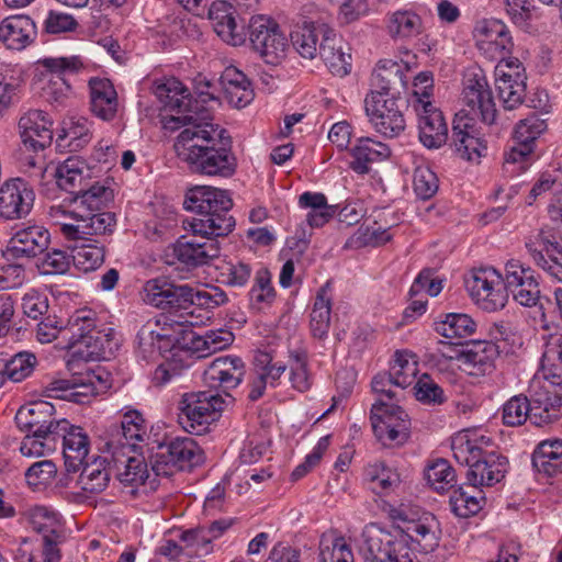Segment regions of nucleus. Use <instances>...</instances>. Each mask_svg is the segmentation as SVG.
<instances>
[{"instance_id":"35","label":"nucleus","mask_w":562,"mask_h":562,"mask_svg":"<svg viewBox=\"0 0 562 562\" xmlns=\"http://www.w3.org/2000/svg\"><path fill=\"white\" fill-rule=\"evenodd\" d=\"M532 465L538 473L549 477L562 473V439L538 443L532 453Z\"/></svg>"},{"instance_id":"50","label":"nucleus","mask_w":562,"mask_h":562,"mask_svg":"<svg viewBox=\"0 0 562 562\" xmlns=\"http://www.w3.org/2000/svg\"><path fill=\"white\" fill-rule=\"evenodd\" d=\"M330 296L327 289L322 288L315 299L311 312V330L314 337L323 339L330 326Z\"/></svg>"},{"instance_id":"19","label":"nucleus","mask_w":562,"mask_h":562,"mask_svg":"<svg viewBox=\"0 0 562 562\" xmlns=\"http://www.w3.org/2000/svg\"><path fill=\"white\" fill-rule=\"evenodd\" d=\"M90 322L82 323L83 327L79 333L80 337L74 339V346L70 348L76 349V353L85 357L88 360H99L106 358L108 353L116 344L114 342V331L112 328L97 329L95 328V313L90 310Z\"/></svg>"},{"instance_id":"17","label":"nucleus","mask_w":562,"mask_h":562,"mask_svg":"<svg viewBox=\"0 0 562 562\" xmlns=\"http://www.w3.org/2000/svg\"><path fill=\"white\" fill-rule=\"evenodd\" d=\"M145 436L146 426L142 414L137 411H128L123 415L120 426L111 427L105 447L117 461L119 454L134 452L137 443L143 441Z\"/></svg>"},{"instance_id":"39","label":"nucleus","mask_w":562,"mask_h":562,"mask_svg":"<svg viewBox=\"0 0 562 562\" xmlns=\"http://www.w3.org/2000/svg\"><path fill=\"white\" fill-rule=\"evenodd\" d=\"M364 481L378 495H386L398 486L401 480L397 471L382 461H375L364 468Z\"/></svg>"},{"instance_id":"8","label":"nucleus","mask_w":562,"mask_h":562,"mask_svg":"<svg viewBox=\"0 0 562 562\" xmlns=\"http://www.w3.org/2000/svg\"><path fill=\"white\" fill-rule=\"evenodd\" d=\"M520 305L536 306L540 300L539 283L530 269L519 261L508 260L504 272L494 269V310L504 308L509 294Z\"/></svg>"},{"instance_id":"41","label":"nucleus","mask_w":562,"mask_h":562,"mask_svg":"<svg viewBox=\"0 0 562 562\" xmlns=\"http://www.w3.org/2000/svg\"><path fill=\"white\" fill-rule=\"evenodd\" d=\"M464 284L473 303L482 310L490 311L492 307L490 269L483 267L472 269L465 277Z\"/></svg>"},{"instance_id":"22","label":"nucleus","mask_w":562,"mask_h":562,"mask_svg":"<svg viewBox=\"0 0 562 562\" xmlns=\"http://www.w3.org/2000/svg\"><path fill=\"white\" fill-rule=\"evenodd\" d=\"M90 310H78L76 311L65 323L63 319L55 315H48L43 318L36 327V339L41 344H49L58 337H61L67 342V347L74 346V339L80 337V330L83 327L80 322H90L89 317Z\"/></svg>"},{"instance_id":"55","label":"nucleus","mask_w":562,"mask_h":562,"mask_svg":"<svg viewBox=\"0 0 562 562\" xmlns=\"http://www.w3.org/2000/svg\"><path fill=\"white\" fill-rule=\"evenodd\" d=\"M426 477L434 490L445 492L456 481V473L447 460L438 459L427 468Z\"/></svg>"},{"instance_id":"59","label":"nucleus","mask_w":562,"mask_h":562,"mask_svg":"<svg viewBox=\"0 0 562 562\" xmlns=\"http://www.w3.org/2000/svg\"><path fill=\"white\" fill-rule=\"evenodd\" d=\"M36 357L30 352H19L4 364V374L13 382L27 378L34 370Z\"/></svg>"},{"instance_id":"44","label":"nucleus","mask_w":562,"mask_h":562,"mask_svg":"<svg viewBox=\"0 0 562 562\" xmlns=\"http://www.w3.org/2000/svg\"><path fill=\"white\" fill-rule=\"evenodd\" d=\"M471 491L463 486L454 488L450 495L449 504L454 515L467 518L477 514L485 502L483 491L470 486Z\"/></svg>"},{"instance_id":"48","label":"nucleus","mask_w":562,"mask_h":562,"mask_svg":"<svg viewBox=\"0 0 562 562\" xmlns=\"http://www.w3.org/2000/svg\"><path fill=\"white\" fill-rule=\"evenodd\" d=\"M236 10L225 0H216L207 10V19L216 35H234L236 29Z\"/></svg>"},{"instance_id":"46","label":"nucleus","mask_w":562,"mask_h":562,"mask_svg":"<svg viewBox=\"0 0 562 562\" xmlns=\"http://www.w3.org/2000/svg\"><path fill=\"white\" fill-rule=\"evenodd\" d=\"M475 322L467 314L450 313L445 319L435 323V330L445 338L459 339L475 331Z\"/></svg>"},{"instance_id":"25","label":"nucleus","mask_w":562,"mask_h":562,"mask_svg":"<svg viewBox=\"0 0 562 562\" xmlns=\"http://www.w3.org/2000/svg\"><path fill=\"white\" fill-rule=\"evenodd\" d=\"M50 243L49 232L41 225L18 229L9 240L8 250L15 258H33L43 254Z\"/></svg>"},{"instance_id":"52","label":"nucleus","mask_w":562,"mask_h":562,"mask_svg":"<svg viewBox=\"0 0 562 562\" xmlns=\"http://www.w3.org/2000/svg\"><path fill=\"white\" fill-rule=\"evenodd\" d=\"M321 562H353V553L345 538L325 535L319 542Z\"/></svg>"},{"instance_id":"47","label":"nucleus","mask_w":562,"mask_h":562,"mask_svg":"<svg viewBox=\"0 0 562 562\" xmlns=\"http://www.w3.org/2000/svg\"><path fill=\"white\" fill-rule=\"evenodd\" d=\"M395 380V386L405 389L416 379L418 373L417 357L407 351H396L389 371Z\"/></svg>"},{"instance_id":"9","label":"nucleus","mask_w":562,"mask_h":562,"mask_svg":"<svg viewBox=\"0 0 562 562\" xmlns=\"http://www.w3.org/2000/svg\"><path fill=\"white\" fill-rule=\"evenodd\" d=\"M114 199V191L104 182L91 181L82 190H79L72 198L74 211L72 214L82 218L87 224L95 222H110L104 228L91 231L93 235L111 234L115 227V215L111 212L102 211Z\"/></svg>"},{"instance_id":"37","label":"nucleus","mask_w":562,"mask_h":562,"mask_svg":"<svg viewBox=\"0 0 562 562\" xmlns=\"http://www.w3.org/2000/svg\"><path fill=\"white\" fill-rule=\"evenodd\" d=\"M223 91L228 103L244 108L254 98V91L247 77L236 67H227L221 77Z\"/></svg>"},{"instance_id":"14","label":"nucleus","mask_w":562,"mask_h":562,"mask_svg":"<svg viewBox=\"0 0 562 562\" xmlns=\"http://www.w3.org/2000/svg\"><path fill=\"white\" fill-rule=\"evenodd\" d=\"M143 301L157 308L168 310L179 318L177 312L186 313L192 307L193 288L188 284H175L167 279L148 280L143 288Z\"/></svg>"},{"instance_id":"24","label":"nucleus","mask_w":562,"mask_h":562,"mask_svg":"<svg viewBox=\"0 0 562 562\" xmlns=\"http://www.w3.org/2000/svg\"><path fill=\"white\" fill-rule=\"evenodd\" d=\"M74 211V201L70 200L68 205L59 204L52 205L48 210V216L52 223L59 227V232L61 235L68 240L83 239L85 236H93L91 231L104 228L106 224L110 222H95V226L93 224H87L82 222V218L75 216L72 214Z\"/></svg>"},{"instance_id":"64","label":"nucleus","mask_w":562,"mask_h":562,"mask_svg":"<svg viewBox=\"0 0 562 562\" xmlns=\"http://www.w3.org/2000/svg\"><path fill=\"white\" fill-rule=\"evenodd\" d=\"M490 452H484L482 458L475 459L469 465L467 480L472 487H490L492 485V465L488 464Z\"/></svg>"},{"instance_id":"42","label":"nucleus","mask_w":562,"mask_h":562,"mask_svg":"<svg viewBox=\"0 0 562 562\" xmlns=\"http://www.w3.org/2000/svg\"><path fill=\"white\" fill-rule=\"evenodd\" d=\"M79 476V484L83 492L99 494L110 482L111 471L105 459H94L91 463H83Z\"/></svg>"},{"instance_id":"53","label":"nucleus","mask_w":562,"mask_h":562,"mask_svg":"<svg viewBox=\"0 0 562 562\" xmlns=\"http://www.w3.org/2000/svg\"><path fill=\"white\" fill-rule=\"evenodd\" d=\"M250 305L261 311L272 304L276 291L271 284V276L267 269H260L255 274V283L249 292Z\"/></svg>"},{"instance_id":"58","label":"nucleus","mask_w":562,"mask_h":562,"mask_svg":"<svg viewBox=\"0 0 562 562\" xmlns=\"http://www.w3.org/2000/svg\"><path fill=\"white\" fill-rule=\"evenodd\" d=\"M451 449L454 460L462 465H470L477 458H482V446L472 442L468 434H458L452 437Z\"/></svg>"},{"instance_id":"23","label":"nucleus","mask_w":562,"mask_h":562,"mask_svg":"<svg viewBox=\"0 0 562 562\" xmlns=\"http://www.w3.org/2000/svg\"><path fill=\"white\" fill-rule=\"evenodd\" d=\"M418 138L429 148H440L448 139V125L439 108L435 104H417L416 111Z\"/></svg>"},{"instance_id":"51","label":"nucleus","mask_w":562,"mask_h":562,"mask_svg":"<svg viewBox=\"0 0 562 562\" xmlns=\"http://www.w3.org/2000/svg\"><path fill=\"white\" fill-rule=\"evenodd\" d=\"M319 55L334 75L344 77L350 72L351 55L342 52L341 47H336L335 37H323Z\"/></svg>"},{"instance_id":"20","label":"nucleus","mask_w":562,"mask_h":562,"mask_svg":"<svg viewBox=\"0 0 562 562\" xmlns=\"http://www.w3.org/2000/svg\"><path fill=\"white\" fill-rule=\"evenodd\" d=\"M547 127V121L537 114L520 120L514 131L516 145L505 154V166L527 162L533 153L535 142Z\"/></svg>"},{"instance_id":"10","label":"nucleus","mask_w":562,"mask_h":562,"mask_svg":"<svg viewBox=\"0 0 562 562\" xmlns=\"http://www.w3.org/2000/svg\"><path fill=\"white\" fill-rule=\"evenodd\" d=\"M151 462L156 476H170L176 471L190 470L204 460L203 450L191 437H177L164 446Z\"/></svg>"},{"instance_id":"54","label":"nucleus","mask_w":562,"mask_h":562,"mask_svg":"<svg viewBox=\"0 0 562 562\" xmlns=\"http://www.w3.org/2000/svg\"><path fill=\"white\" fill-rule=\"evenodd\" d=\"M386 27L392 35H417L424 31L420 16L408 10L392 13Z\"/></svg>"},{"instance_id":"45","label":"nucleus","mask_w":562,"mask_h":562,"mask_svg":"<svg viewBox=\"0 0 562 562\" xmlns=\"http://www.w3.org/2000/svg\"><path fill=\"white\" fill-rule=\"evenodd\" d=\"M459 360L464 367L463 370L470 375L484 374L492 368L488 344L485 341H473L462 350Z\"/></svg>"},{"instance_id":"56","label":"nucleus","mask_w":562,"mask_h":562,"mask_svg":"<svg viewBox=\"0 0 562 562\" xmlns=\"http://www.w3.org/2000/svg\"><path fill=\"white\" fill-rule=\"evenodd\" d=\"M180 539L184 543L186 557L191 554L202 557L212 551V537H210L209 530L204 526L183 531Z\"/></svg>"},{"instance_id":"34","label":"nucleus","mask_w":562,"mask_h":562,"mask_svg":"<svg viewBox=\"0 0 562 562\" xmlns=\"http://www.w3.org/2000/svg\"><path fill=\"white\" fill-rule=\"evenodd\" d=\"M330 31L328 13L314 5H306L292 20L289 35H327Z\"/></svg>"},{"instance_id":"40","label":"nucleus","mask_w":562,"mask_h":562,"mask_svg":"<svg viewBox=\"0 0 562 562\" xmlns=\"http://www.w3.org/2000/svg\"><path fill=\"white\" fill-rule=\"evenodd\" d=\"M81 244L72 247V263L83 272L98 269L104 261L105 249L99 240H91L88 236L80 239Z\"/></svg>"},{"instance_id":"63","label":"nucleus","mask_w":562,"mask_h":562,"mask_svg":"<svg viewBox=\"0 0 562 562\" xmlns=\"http://www.w3.org/2000/svg\"><path fill=\"white\" fill-rule=\"evenodd\" d=\"M413 188L417 196L428 200L438 190L437 176L429 167L418 166L413 175Z\"/></svg>"},{"instance_id":"61","label":"nucleus","mask_w":562,"mask_h":562,"mask_svg":"<svg viewBox=\"0 0 562 562\" xmlns=\"http://www.w3.org/2000/svg\"><path fill=\"white\" fill-rule=\"evenodd\" d=\"M434 95V77L429 71L419 72L413 82L412 94L408 103L416 111L417 104H435L432 102Z\"/></svg>"},{"instance_id":"5","label":"nucleus","mask_w":562,"mask_h":562,"mask_svg":"<svg viewBox=\"0 0 562 562\" xmlns=\"http://www.w3.org/2000/svg\"><path fill=\"white\" fill-rule=\"evenodd\" d=\"M192 318V311L180 313L178 319L172 314L165 315L156 322L157 329L139 333V345H149L153 348L150 353L155 350L162 353L169 349L172 357L180 356L181 352L195 358L207 357L212 352L209 350L206 337L191 328L194 324Z\"/></svg>"},{"instance_id":"31","label":"nucleus","mask_w":562,"mask_h":562,"mask_svg":"<svg viewBox=\"0 0 562 562\" xmlns=\"http://www.w3.org/2000/svg\"><path fill=\"white\" fill-rule=\"evenodd\" d=\"M116 463L121 462L123 467L117 465V480L126 487H131V493L134 494L139 486L149 485V488L155 487V480H149V472L145 460L142 457H134L128 454H119Z\"/></svg>"},{"instance_id":"4","label":"nucleus","mask_w":562,"mask_h":562,"mask_svg":"<svg viewBox=\"0 0 562 562\" xmlns=\"http://www.w3.org/2000/svg\"><path fill=\"white\" fill-rule=\"evenodd\" d=\"M529 397L514 396L502 411L503 423L519 426L527 418L536 426L549 425L560 417L562 406V375L537 374L530 382Z\"/></svg>"},{"instance_id":"60","label":"nucleus","mask_w":562,"mask_h":562,"mask_svg":"<svg viewBox=\"0 0 562 562\" xmlns=\"http://www.w3.org/2000/svg\"><path fill=\"white\" fill-rule=\"evenodd\" d=\"M26 517L33 530L40 533L59 532L57 514L44 506H34L26 512Z\"/></svg>"},{"instance_id":"7","label":"nucleus","mask_w":562,"mask_h":562,"mask_svg":"<svg viewBox=\"0 0 562 562\" xmlns=\"http://www.w3.org/2000/svg\"><path fill=\"white\" fill-rule=\"evenodd\" d=\"M391 518L395 526L384 529V532L394 537V542H403L423 553L432 552L440 540V528L436 517L417 506L401 505L391 509Z\"/></svg>"},{"instance_id":"15","label":"nucleus","mask_w":562,"mask_h":562,"mask_svg":"<svg viewBox=\"0 0 562 562\" xmlns=\"http://www.w3.org/2000/svg\"><path fill=\"white\" fill-rule=\"evenodd\" d=\"M43 68L42 76L47 79L43 88L46 99L49 102L63 104L72 94L71 86L66 81V74H76L83 68L79 56L48 57L37 61Z\"/></svg>"},{"instance_id":"30","label":"nucleus","mask_w":562,"mask_h":562,"mask_svg":"<svg viewBox=\"0 0 562 562\" xmlns=\"http://www.w3.org/2000/svg\"><path fill=\"white\" fill-rule=\"evenodd\" d=\"M90 108L98 117L112 120L119 106L117 93L112 82L106 78H91L89 80Z\"/></svg>"},{"instance_id":"28","label":"nucleus","mask_w":562,"mask_h":562,"mask_svg":"<svg viewBox=\"0 0 562 562\" xmlns=\"http://www.w3.org/2000/svg\"><path fill=\"white\" fill-rule=\"evenodd\" d=\"M54 178L58 188L75 195L92 180V171L86 160L72 156L55 167Z\"/></svg>"},{"instance_id":"38","label":"nucleus","mask_w":562,"mask_h":562,"mask_svg":"<svg viewBox=\"0 0 562 562\" xmlns=\"http://www.w3.org/2000/svg\"><path fill=\"white\" fill-rule=\"evenodd\" d=\"M90 140L91 133L88 120L70 117L63 122L56 143L58 147L76 151L85 147Z\"/></svg>"},{"instance_id":"36","label":"nucleus","mask_w":562,"mask_h":562,"mask_svg":"<svg viewBox=\"0 0 562 562\" xmlns=\"http://www.w3.org/2000/svg\"><path fill=\"white\" fill-rule=\"evenodd\" d=\"M54 406L45 401L22 406L15 415V423L21 430L55 428L58 419H50Z\"/></svg>"},{"instance_id":"13","label":"nucleus","mask_w":562,"mask_h":562,"mask_svg":"<svg viewBox=\"0 0 562 562\" xmlns=\"http://www.w3.org/2000/svg\"><path fill=\"white\" fill-rule=\"evenodd\" d=\"M190 236H181L173 245L175 257L189 268H198L209 265L220 257L221 244L218 238L225 235L209 234L211 229L205 228L204 233H198L194 227H189Z\"/></svg>"},{"instance_id":"18","label":"nucleus","mask_w":562,"mask_h":562,"mask_svg":"<svg viewBox=\"0 0 562 562\" xmlns=\"http://www.w3.org/2000/svg\"><path fill=\"white\" fill-rule=\"evenodd\" d=\"M56 443L63 442L65 465L70 472L81 469L90 451V439L87 432L79 426L71 425L67 419H58L55 425Z\"/></svg>"},{"instance_id":"1","label":"nucleus","mask_w":562,"mask_h":562,"mask_svg":"<svg viewBox=\"0 0 562 562\" xmlns=\"http://www.w3.org/2000/svg\"><path fill=\"white\" fill-rule=\"evenodd\" d=\"M159 98L166 105L177 110V116L167 121L169 128L183 127L176 137L173 148L178 158L188 168L202 176L229 177L236 170V158L231 149V137L226 130L213 122L211 112L192 101L188 89L169 79L157 87Z\"/></svg>"},{"instance_id":"62","label":"nucleus","mask_w":562,"mask_h":562,"mask_svg":"<svg viewBox=\"0 0 562 562\" xmlns=\"http://www.w3.org/2000/svg\"><path fill=\"white\" fill-rule=\"evenodd\" d=\"M414 394L418 402L426 405H439L445 402L442 389L427 374L417 380Z\"/></svg>"},{"instance_id":"49","label":"nucleus","mask_w":562,"mask_h":562,"mask_svg":"<svg viewBox=\"0 0 562 562\" xmlns=\"http://www.w3.org/2000/svg\"><path fill=\"white\" fill-rule=\"evenodd\" d=\"M288 46V37H249V47L269 65H278Z\"/></svg>"},{"instance_id":"27","label":"nucleus","mask_w":562,"mask_h":562,"mask_svg":"<svg viewBox=\"0 0 562 562\" xmlns=\"http://www.w3.org/2000/svg\"><path fill=\"white\" fill-rule=\"evenodd\" d=\"M526 247L537 266L562 282V248L558 241L541 232Z\"/></svg>"},{"instance_id":"21","label":"nucleus","mask_w":562,"mask_h":562,"mask_svg":"<svg viewBox=\"0 0 562 562\" xmlns=\"http://www.w3.org/2000/svg\"><path fill=\"white\" fill-rule=\"evenodd\" d=\"M32 187L23 179L5 181L0 188V216L16 220L26 216L34 203Z\"/></svg>"},{"instance_id":"26","label":"nucleus","mask_w":562,"mask_h":562,"mask_svg":"<svg viewBox=\"0 0 562 562\" xmlns=\"http://www.w3.org/2000/svg\"><path fill=\"white\" fill-rule=\"evenodd\" d=\"M53 122L41 110H31L19 120L23 144L34 150L44 149L53 139Z\"/></svg>"},{"instance_id":"57","label":"nucleus","mask_w":562,"mask_h":562,"mask_svg":"<svg viewBox=\"0 0 562 562\" xmlns=\"http://www.w3.org/2000/svg\"><path fill=\"white\" fill-rule=\"evenodd\" d=\"M251 274V266L241 260L227 261L220 267V277L222 282L233 288L245 286Z\"/></svg>"},{"instance_id":"11","label":"nucleus","mask_w":562,"mask_h":562,"mask_svg":"<svg viewBox=\"0 0 562 562\" xmlns=\"http://www.w3.org/2000/svg\"><path fill=\"white\" fill-rule=\"evenodd\" d=\"M364 111L374 131L380 135L394 138L406 127V121L398 100L371 90L364 98Z\"/></svg>"},{"instance_id":"43","label":"nucleus","mask_w":562,"mask_h":562,"mask_svg":"<svg viewBox=\"0 0 562 562\" xmlns=\"http://www.w3.org/2000/svg\"><path fill=\"white\" fill-rule=\"evenodd\" d=\"M27 431L29 434L25 435L20 445V451L23 456L38 458L56 449V429L38 428Z\"/></svg>"},{"instance_id":"6","label":"nucleus","mask_w":562,"mask_h":562,"mask_svg":"<svg viewBox=\"0 0 562 562\" xmlns=\"http://www.w3.org/2000/svg\"><path fill=\"white\" fill-rule=\"evenodd\" d=\"M186 209L198 214L187 222L198 233L211 229L209 234L228 235L235 226L233 216L228 214L233 201L225 190L213 187H195L186 195Z\"/></svg>"},{"instance_id":"16","label":"nucleus","mask_w":562,"mask_h":562,"mask_svg":"<svg viewBox=\"0 0 562 562\" xmlns=\"http://www.w3.org/2000/svg\"><path fill=\"white\" fill-rule=\"evenodd\" d=\"M526 76L518 58H502L494 67L497 97L505 110H514L525 99Z\"/></svg>"},{"instance_id":"32","label":"nucleus","mask_w":562,"mask_h":562,"mask_svg":"<svg viewBox=\"0 0 562 562\" xmlns=\"http://www.w3.org/2000/svg\"><path fill=\"white\" fill-rule=\"evenodd\" d=\"M521 347L522 339L518 333L516 316L494 323V352L498 358L512 359Z\"/></svg>"},{"instance_id":"2","label":"nucleus","mask_w":562,"mask_h":562,"mask_svg":"<svg viewBox=\"0 0 562 562\" xmlns=\"http://www.w3.org/2000/svg\"><path fill=\"white\" fill-rule=\"evenodd\" d=\"M462 108L452 122L451 146L465 160L479 162L488 153L492 132V88L479 66L467 68L462 80Z\"/></svg>"},{"instance_id":"33","label":"nucleus","mask_w":562,"mask_h":562,"mask_svg":"<svg viewBox=\"0 0 562 562\" xmlns=\"http://www.w3.org/2000/svg\"><path fill=\"white\" fill-rule=\"evenodd\" d=\"M405 65L393 59H381L371 74V86L387 95L389 91L406 86Z\"/></svg>"},{"instance_id":"3","label":"nucleus","mask_w":562,"mask_h":562,"mask_svg":"<svg viewBox=\"0 0 562 562\" xmlns=\"http://www.w3.org/2000/svg\"><path fill=\"white\" fill-rule=\"evenodd\" d=\"M245 372V363L239 357L223 356L214 359L203 373L204 384L211 390L182 396L179 408L184 428L196 434L204 431L224 405L222 395L213 390L226 392L237 387Z\"/></svg>"},{"instance_id":"12","label":"nucleus","mask_w":562,"mask_h":562,"mask_svg":"<svg viewBox=\"0 0 562 562\" xmlns=\"http://www.w3.org/2000/svg\"><path fill=\"white\" fill-rule=\"evenodd\" d=\"M370 419L375 437L384 446L401 445L407 440L408 415L396 403L378 398L372 405Z\"/></svg>"},{"instance_id":"29","label":"nucleus","mask_w":562,"mask_h":562,"mask_svg":"<svg viewBox=\"0 0 562 562\" xmlns=\"http://www.w3.org/2000/svg\"><path fill=\"white\" fill-rule=\"evenodd\" d=\"M390 156L389 145L372 137H361L351 148L350 168L359 175H366L370 171L372 162L386 160Z\"/></svg>"}]
</instances>
